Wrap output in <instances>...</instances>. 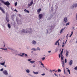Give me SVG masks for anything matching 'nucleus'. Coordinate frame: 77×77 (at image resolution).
I'll list each match as a JSON object with an SVG mask.
<instances>
[{
  "instance_id": "57",
  "label": "nucleus",
  "mask_w": 77,
  "mask_h": 77,
  "mask_svg": "<svg viewBox=\"0 0 77 77\" xmlns=\"http://www.w3.org/2000/svg\"><path fill=\"white\" fill-rule=\"evenodd\" d=\"M4 66L5 68H6V67H7V66H6V65H4Z\"/></svg>"
},
{
  "instance_id": "52",
  "label": "nucleus",
  "mask_w": 77,
  "mask_h": 77,
  "mask_svg": "<svg viewBox=\"0 0 77 77\" xmlns=\"http://www.w3.org/2000/svg\"><path fill=\"white\" fill-rule=\"evenodd\" d=\"M54 75H55V76H57V77H58V75H57L56 73H54Z\"/></svg>"
},
{
  "instance_id": "51",
  "label": "nucleus",
  "mask_w": 77,
  "mask_h": 77,
  "mask_svg": "<svg viewBox=\"0 0 77 77\" xmlns=\"http://www.w3.org/2000/svg\"><path fill=\"white\" fill-rule=\"evenodd\" d=\"M45 75V73H43V74H42V75L44 76V75Z\"/></svg>"
},
{
  "instance_id": "34",
  "label": "nucleus",
  "mask_w": 77,
  "mask_h": 77,
  "mask_svg": "<svg viewBox=\"0 0 77 77\" xmlns=\"http://www.w3.org/2000/svg\"><path fill=\"white\" fill-rule=\"evenodd\" d=\"M36 50H39V51H40V48H39L38 47L37 48V49H36Z\"/></svg>"
},
{
  "instance_id": "23",
  "label": "nucleus",
  "mask_w": 77,
  "mask_h": 77,
  "mask_svg": "<svg viewBox=\"0 0 77 77\" xmlns=\"http://www.w3.org/2000/svg\"><path fill=\"white\" fill-rule=\"evenodd\" d=\"M8 27L9 29H10L11 27V25L10 24H8Z\"/></svg>"
},
{
  "instance_id": "63",
  "label": "nucleus",
  "mask_w": 77,
  "mask_h": 77,
  "mask_svg": "<svg viewBox=\"0 0 77 77\" xmlns=\"http://www.w3.org/2000/svg\"><path fill=\"white\" fill-rule=\"evenodd\" d=\"M58 45H59V42H58Z\"/></svg>"
},
{
  "instance_id": "42",
  "label": "nucleus",
  "mask_w": 77,
  "mask_h": 77,
  "mask_svg": "<svg viewBox=\"0 0 77 77\" xmlns=\"http://www.w3.org/2000/svg\"><path fill=\"white\" fill-rule=\"evenodd\" d=\"M16 21L17 22V23H18V18L17 17L16 18Z\"/></svg>"
},
{
  "instance_id": "29",
  "label": "nucleus",
  "mask_w": 77,
  "mask_h": 77,
  "mask_svg": "<svg viewBox=\"0 0 77 77\" xmlns=\"http://www.w3.org/2000/svg\"><path fill=\"white\" fill-rule=\"evenodd\" d=\"M33 72V73H34V74H38V72Z\"/></svg>"
},
{
  "instance_id": "6",
  "label": "nucleus",
  "mask_w": 77,
  "mask_h": 77,
  "mask_svg": "<svg viewBox=\"0 0 77 77\" xmlns=\"http://www.w3.org/2000/svg\"><path fill=\"white\" fill-rule=\"evenodd\" d=\"M3 73L5 75H8V72L7 70H5L3 71Z\"/></svg>"
},
{
  "instance_id": "30",
  "label": "nucleus",
  "mask_w": 77,
  "mask_h": 77,
  "mask_svg": "<svg viewBox=\"0 0 77 77\" xmlns=\"http://www.w3.org/2000/svg\"><path fill=\"white\" fill-rule=\"evenodd\" d=\"M69 25V22H68L66 24V26H68Z\"/></svg>"
},
{
  "instance_id": "59",
  "label": "nucleus",
  "mask_w": 77,
  "mask_h": 77,
  "mask_svg": "<svg viewBox=\"0 0 77 77\" xmlns=\"http://www.w3.org/2000/svg\"><path fill=\"white\" fill-rule=\"evenodd\" d=\"M57 71H58L57 70H56V71H55V72H57Z\"/></svg>"
},
{
  "instance_id": "35",
  "label": "nucleus",
  "mask_w": 77,
  "mask_h": 77,
  "mask_svg": "<svg viewBox=\"0 0 77 77\" xmlns=\"http://www.w3.org/2000/svg\"><path fill=\"white\" fill-rule=\"evenodd\" d=\"M67 71H68V72H69V74H71V73L70 72V70H69V69H68L67 70Z\"/></svg>"
},
{
  "instance_id": "5",
  "label": "nucleus",
  "mask_w": 77,
  "mask_h": 77,
  "mask_svg": "<svg viewBox=\"0 0 77 77\" xmlns=\"http://www.w3.org/2000/svg\"><path fill=\"white\" fill-rule=\"evenodd\" d=\"M62 54H63V51H61V53H60V54H59V58H60V56H61V59H62V58L63 59L64 58L63 55Z\"/></svg>"
},
{
  "instance_id": "41",
  "label": "nucleus",
  "mask_w": 77,
  "mask_h": 77,
  "mask_svg": "<svg viewBox=\"0 0 77 77\" xmlns=\"http://www.w3.org/2000/svg\"><path fill=\"white\" fill-rule=\"evenodd\" d=\"M50 19H51V17H49V18H48V20H50Z\"/></svg>"
},
{
  "instance_id": "61",
  "label": "nucleus",
  "mask_w": 77,
  "mask_h": 77,
  "mask_svg": "<svg viewBox=\"0 0 77 77\" xmlns=\"http://www.w3.org/2000/svg\"><path fill=\"white\" fill-rule=\"evenodd\" d=\"M51 52V51H48V53H50Z\"/></svg>"
},
{
  "instance_id": "21",
  "label": "nucleus",
  "mask_w": 77,
  "mask_h": 77,
  "mask_svg": "<svg viewBox=\"0 0 77 77\" xmlns=\"http://www.w3.org/2000/svg\"><path fill=\"white\" fill-rule=\"evenodd\" d=\"M24 11H25V12H27V13H29V11L26 10V9H25V10H24Z\"/></svg>"
},
{
  "instance_id": "15",
  "label": "nucleus",
  "mask_w": 77,
  "mask_h": 77,
  "mask_svg": "<svg viewBox=\"0 0 77 77\" xmlns=\"http://www.w3.org/2000/svg\"><path fill=\"white\" fill-rule=\"evenodd\" d=\"M14 15H15L14 14H13L11 16V20H14V18H15V17H14Z\"/></svg>"
},
{
  "instance_id": "19",
  "label": "nucleus",
  "mask_w": 77,
  "mask_h": 77,
  "mask_svg": "<svg viewBox=\"0 0 77 77\" xmlns=\"http://www.w3.org/2000/svg\"><path fill=\"white\" fill-rule=\"evenodd\" d=\"M8 49H9V50H11V51H14V49H12L11 48L8 47Z\"/></svg>"
},
{
  "instance_id": "54",
  "label": "nucleus",
  "mask_w": 77,
  "mask_h": 77,
  "mask_svg": "<svg viewBox=\"0 0 77 77\" xmlns=\"http://www.w3.org/2000/svg\"><path fill=\"white\" fill-rule=\"evenodd\" d=\"M50 72H53V71L52 70H51V69L50 70Z\"/></svg>"
},
{
  "instance_id": "12",
  "label": "nucleus",
  "mask_w": 77,
  "mask_h": 77,
  "mask_svg": "<svg viewBox=\"0 0 77 77\" xmlns=\"http://www.w3.org/2000/svg\"><path fill=\"white\" fill-rule=\"evenodd\" d=\"M0 10H1V11H2L3 13L5 14V10H4L3 9V8H1V7H0Z\"/></svg>"
},
{
  "instance_id": "31",
  "label": "nucleus",
  "mask_w": 77,
  "mask_h": 77,
  "mask_svg": "<svg viewBox=\"0 0 77 77\" xmlns=\"http://www.w3.org/2000/svg\"><path fill=\"white\" fill-rule=\"evenodd\" d=\"M42 60L43 61L45 59V57H43L42 58Z\"/></svg>"
},
{
  "instance_id": "33",
  "label": "nucleus",
  "mask_w": 77,
  "mask_h": 77,
  "mask_svg": "<svg viewBox=\"0 0 77 77\" xmlns=\"http://www.w3.org/2000/svg\"><path fill=\"white\" fill-rule=\"evenodd\" d=\"M33 1H32L30 4L31 5H33Z\"/></svg>"
},
{
  "instance_id": "22",
  "label": "nucleus",
  "mask_w": 77,
  "mask_h": 77,
  "mask_svg": "<svg viewBox=\"0 0 77 77\" xmlns=\"http://www.w3.org/2000/svg\"><path fill=\"white\" fill-rule=\"evenodd\" d=\"M65 43H64V42H63V44H62V47H64L65 46Z\"/></svg>"
},
{
  "instance_id": "8",
  "label": "nucleus",
  "mask_w": 77,
  "mask_h": 77,
  "mask_svg": "<svg viewBox=\"0 0 77 77\" xmlns=\"http://www.w3.org/2000/svg\"><path fill=\"white\" fill-rule=\"evenodd\" d=\"M5 5H6V6H8V7H9V5H11V4L8 2H5L4 3Z\"/></svg>"
},
{
  "instance_id": "4",
  "label": "nucleus",
  "mask_w": 77,
  "mask_h": 77,
  "mask_svg": "<svg viewBox=\"0 0 77 77\" xmlns=\"http://www.w3.org/2000/svg\"><path fill=\"white\" fill-rule=\"evenodd\" d=\"M24 54L25 57H28V55H27V54H25V53H22V55H21L20 54H18L17 55L18 56H21V57H23V56H24Z\"/></svg>"
},
{
  "instance_id": "49",
  "label": "nucleus",
  "mask_w": 77,
  "mask_h": 77,
  "mask_svg": "<svg viewBox=\"0 0 77 77\" xmlns=\"http://www.w3.org/2000/svg\"><path fill=\"white\" fill-rule=\"evenodd\" d=\"M17 2H16L15 4V6H17Z\"/></svg>"
},
{
  "instance_id": "43",
  "label": "nucleus",
  "mask_w": 77,
  "mask_h": 77,
  "mask_svg": "<svg viewBox=\"0 0 77 77\" xmlns=\"http://www.w3.org/2000/svg\"><path fill=\"white\" fill-rule=\"evenodd\" d=\"M57 51H58V49H57V48L56 49H55L56 52H57Z\"/></svg>"
},
{
  "instance_id": "50",
  "label": "nucleus",
  "mask_w": 77,
  "mask_h": 77,
  "mask_svg": "<svg viewBox=\"0 0 77 77\" xmlns=\"http://www.w3.org/2000/svg\"><path fill=\"white\" fill-rule=\"evenodd\" d=\"M4 50H6L7 51H8V48H4Z\"/></svg>"
},
{
  "instance_id": "64",
  "label": "nucleus",
  "mask_w": 77,
  "mask_h": 77,
  "mask_svg": "<svg viewBox=\"0 0 77 77\" xmlns=\"http://www.w3.org/2000/svg\"><path fill=\"white\" fill-rule=\"evenodd\" d=\"M1 5H2V3L0 2V6H1Z\"/></svg>"
},
{
  "instance_id": "53",
  "label": "nucleus",
  "mask_w": 77,
  "mask_h": 77,
  "mask_svg": "<svg viewBox=\"0 0 77 77\" xmlns=\"http://www.w3.org/2000/svg\"><path fill=\"white\" fill-rule=\"evenodd\" d=\"M68 35H69V34H67L66 36V38H68Z\"/></svg>"
},
{
  "instance_id": "14",
  "label": "nucleus",
  "mask_w": 77,
  "mask_h": 77,
  "mask_svg": "<svg viewBox=\"0 0 77 77\" xmlns=\"http://www.w3.org/2000/svg\"><path fill=\"white\" fill-rule=\"evenodd\" d=\"M0 65H2V66H5V61H4L3 63H0Z\"/></svg>"
},
{
  "instance_id": "17",
  "label": "nucleus",
  "mask_w": 77,
  "mask_h": 77,
  "mask_svg": "<svg viewBox=\"0 0 77 77\" xmlns=\"http://www.w3.org/2000/svg\"><path fill=\"white\" fill-rule=\"evenodd\" d=\"M6 20H7L8 23H9V17H6Z\"/></svg>"
},
{
  "instance_id": "9",
  "label": "nucleus",
  "mask_w": 77,
  "mask_h": 77,
  "mask_svg": "<svg viewBox=\"0 0 77 77\" xmlns=\"http://www.w3.org/2000/svg\"><path fill=\"white\" fill-rule=\"evenodd\" d=\"M43 17V14H40L39 15L38 17L39 18V20H41Z\"/></svg>"
},
{
  "instance_id": "1",
  "label": "nucleus",
  "mask_w": 77,
  "mask_h": 77,
  "mask_svg": "<svg viewBox=\"0 0 77 77\" xmlns=\"http://www.w3.org/2000/svg\"><path fill=\"white\" fill-rule=\"evenodd\" d=\"M54 27H55V24L52 23V25H51L49 27V29H48V30H47V33H50L51 32V31H52L53 29H54Z\"/></svg>"
},
{
  "instance_id": "28",
  "label": "nucleus",
  "mask_w": 77,
  "mask_h": 77,
  "mask_svg": "<svg viewBox=\"0 0 77 77\" xmlns=\"http://www.w3.org/2000/svg\"><path fill=\"white\" fill-rule=\"evenodd\" d=\"M59 41V40H58V41H57L56 43H55V45H57V43H58Z\"/></svg>"
},
{
  "instance_id": "48",
  "label": "nucleus",
  "mask_w": 77,
  "mask_h": 77,
  "mask_svg": "<svg viewBox=\"0 0 77 77\" xmlns=\"http://www.w3.org/2000/svg\"><path fill=\"white\" fill-rule=\"evenodd\" d=\"M0 49H1V50H5V48H0Z\"/></svg>"
},
{
  "instance_id": "40",
  "label": "nucleus",
  "mask_w": 77,
  "mask_h": 77,
  "mask_svg": "<svg viewBox=\"0 0 77 77\" xmlns=\"http://www.w3.org/2000/svg\"><path fill=\"white\" fill-rule=\"evenodd\" d=\"M18 16H19V17H21V15L20 14H18Z\"/></svg>"
},
{
  "instance_id": "7",
  "label": "nucleus",
  "mask_w": 77,
  "mask_h": 77,
  "mask_svg": "<svg viewBox=\"0 0 77 77\" xmlns=\"http://www.w3.org/2000/svg\"><path fill=\"white\" fill-rule=\"evenodd\" d=\"M76 6H75V4H73L72 6L70 7V9H75L76 7Z\"/></svg>"
},
{
  "instance_id": "27",
  "label": "nucleus",
  "mask_w": 77,
  "mask_h": 77,
  "mask_svg": "<svg viewBox=\"0 0 77 77\" xmlns=\"http://www.w3.org/2000/svg\"><path fill=\"white\" fill-rule=\"evenodd\" d=\"M31 50L33 51H36V49L35 48H32Z\"/></svg>"
},
{
  "instance_id": "36",
  "label": "nucleus",
  "mask_w": 77,
  "mask_h": 77,
  "mask_svg": "<svg viewBox=\"0 0 77 77\" xmlns=\"http://www.w3.org/2000/svg\"><path fill=\"white\" fill-rule=\"evenodd\" d=\"M58 72H61V70H60V69H58Z\"/></svg>"
},
{
  "instance_id": "47",
  "label": "nucleus",
  "mask_w": 77,
  "mask_h": 77,
  "mask_svg": "<svg viewBox=\"0 0 77 77\" xmlns=\"http://www.w3.org/2000/svg\"><path fill=\"white\" fill-rule=\"evenodd\" d=\"M73 34V32H72L71 34L70 35L71 36H72V35Z\"/></svg>"
},
{
  "instance_id": "45",
  "label": "nucleus",
  "mask_w": 77,
  "mask_h": 77,
  "mask_svg": "<svg viewBox=\"0 0 77 77\" xmlns=\"http://www.w3.org/2000/svg\"><path fill=\"white\" fill-rule=\"evenodd\" d=\"M75 18H76V20H77V13L76 14V16Z\"/></svg>"
},
{
  "instance_id": "20",
  "label": "nucleus",
  "mask_w": 77,
  "mask_h": 77,
  "mask_svg": "<svg viewBox=\"0 0 77 77\" xmlns=\"http://www.w3.org/2000/svg\"><path fill=\"white\" fill-rule=\"evenodd\" d=\"M26 72L27 73H29L30 72V70L27 69L26 70Z\"/></svg>"
},
{
  "instance_id": "58",
  "label": "nucleus",
  "mask_w": 77,
  "mask_h": 77,
  "mask_svg": "<svg viewBox=\"0 0 77 77\" xmlns=\"http://www.w3.org/2000/svg\"><path fill=\"white\" fill-rule=\"evenodd\" d=\"M75 4V6L76 7H77V3L76 4Z\"/></svg>"
},
{
  "instance_id": "16",
  "label": "nucleus",
  "mask_w": 77,
  "mask_h": 77,
  "mask_svg": "<svg viewBox=\"0 0 77 77\" xmlns=\"http://www.w3.org/2000/svg\"><path fill=\"white\" fill-rule=\"evenodd\" d=\"M72 60H70L69 62V64L70 65H71L72 64Z\"/></svg>"
},
{
  "instance_id": "60",
  "label": "nucleus",
  "mask_w": 77,
  "mask_h": 77,
  "mask_svg": "<svg viewBox=\"0 0 77 77\" xmlns=\"http://www.w3.org/2000/svg\"><path fill=\"white\" fill-rule=\"evenodd\" d=\"M4 47H5V44L4 45Z\"/></svg>"
},
{
  "instance_id": "2",
  "label": "nucleus",
  "mask_w": 77,
  "mask_h": 77,
  "mask_svg": "<svg viewBox=\"0 0 77 77\" xmlns=\"http://www.w3.org/2000/svg\"><path fill=\"white\" fill-rule=\"evenodd\" d=\"M22 32L23 33H30L32 32V29H29L25 31V30L23 29L22 30Z\"/></svg>"
},
{
  "instance_id": "13",
  "label": "nucleus",
  "mask_w": 77,
  "mask_h": 77,
  "mask_svg": "<svg viewBox=\"0 0 77 77\" xmlns=\"http://www.w3.org/2000/svg\"><path fill=\"white\" fill-rule=\"evenodd\" d=\"M64 21L65 23H67V22H68V19H67V17H65L64 19Z\"/></svg>"
},
{
  "instance_id": "10",
  "label": "nucleus",
  "mask_w": 77,
  "mask_h": 77,
  "mask_svg": "<svg viewBox=\"0 0 77 77\" xmlns=\"http://www.w3.org/2000/svg\"><path fill=\"white\" fill-rule=\"evenodd\" d=\"M68 55H69V51L66 50V57H68Z\"/></svg>"
},
{
  "instance_id": "26",
  "label": "nucleus",
  "mask_w": 77,
  "mask_h": 77,
  "mask_svg": "<svg viewBox=\"0 0 77 77\" xmlns=\"http://www.w3.org/2000/svg\"><path fill=\"white\" fill-rule=\"evenodd\" d=\"M6 18L7 17H9V14H8V13H6Z\"/></svg>"
},
{
  "instance_id": "32",
  "label": "nucleus",
  "mask_w": 77,
  "mask_h": 77,
  "mask_svg": "<svg viewBox=\"0 0 77 77\" xmlns=\"http://www.w3.org/2000/svg\"><path fill=\"white\" fill-rule=\"evenodd\" d=\"M39 62H40V63H41V65H42L43 66L44 65V64L43 63H42V62L40 61H39Z\"/></svg>"
},
{
  "instance_id": "3",
  "label": "nucleus",
  "mask_w": 77,
  "mask_h": 77,
  "mask_svg": "<svg viewBox=\"0 0 77 77\" xmlns=\"http://www.w3.org/2000/svg\"><path fill=\"white\" fill-rule=\"evenodd\" d=\"M61 65L62 66V67L63 68V67L65 66V64L64 63L63 58H62L61 59Z\"/></svg>"
},
{
  "instance_id": "24",
  "label": "nucleus",
  "mask_w": 77,
  "mask_h": 77,
  "mask_svg": "<svg viewBox=\"0 0 77 77\" xmlns=\"http://www.w3.org/2000/svg\"><path fill=\"white\" fill-rule=\"evenodd\" d=\"M0 1L1 2H2V3H4V4H5V1H4V0H0Z\"/></svg>"
},
{
  "instance_id": "11",
  "label": "nucleus",
  "mask_w": 77,
  "mask_h": 77,
  "mask_svg": "<svg viewBox=\"0 0 77 77\" xmlns=\"http://www.w3.org/2000/svg\"><path fill=\"white\" fill-rule=\"evenodd\" d=\"M65 28H66L65 27H64V28L62 29L60 31V33L61 34L62 33V32H63V30H65Z\"/></svg>"
},
{
  "instance_id": "62",
  "label": "nucleus",
  "mask_w": 77,
  "mask_h": 77,
  "mask_svg": "<svg viewBox=\"0 0 77 77\" xmlns=\"http://www.w3.org/2000/svg\"><path fill=\"white\" fill-rule=\"evenodd\" d=\"M64 74H65L66 73H65V70H64Z\"/></svg>"
},
{
  "instance_id": "44",
  "label": "nucleus",
  "mask_w": 77,
  "mask_h": 77,
  "mask_svg": "<svg viewBox=\"0 0 77 77\" xmlns=\"http://www.w3.org/2000/svg\"><path fill=\"white\" fill-rule=\"evenodd\" d=\"M3 71V68L1 69H0V71Z\"/></svg>"
},
{
  "instance_id": "37",
  "label": "nucleus",
  "mask_w": 77,
  "mask_h": 77,
  "mask_svg": "<svg viewBox=\"0 0 77 77\" xmlns=\"http://www.w3.org/2000/svg\"><path fill=\"white\" fill-rule=\"evenodd\" d=\"M35 61H30V63H35Z\"/></svg>"
},
{
  "instance_id": "46",
  "label": "nucleus",
  "mask_w": 77,
  "mask_h": 77,
  "mask_svg": "<svg viewBox=\"0 0 77 77\" xmlns=\"http://www.w3.org/2000/svg\"><path fill=\"white\" fill-rule=\"evenodd\" d=\"M67 62V61H66V59H65V63H66Z\"/></svg>"
},
{
  "instance_id": "25",
  "label": "nucleus",
  "mask_w": 77,
  "mask_h": 77,
  "mask_svg": "<svg viewBox=\"0 0 77 77\" xmlns=\"http://www.w3.org/2000/svg\"><path fill=\"white\" fill-rule=\"evenodd\" d=\"M41 9L39 8V9H38L37 10V12H41Z\"/></svg>"
},
{
  "instance_id": "55",
  "label": "nucleus",
  "mask_w": 77,
  "mask_h": 77,
  "mask_svg": "<svg viewBox=\"0 0 77 77\" xmlns=\"http://www.w3.org/2000/svg\"><path fill=\"white\" fill-rule=\"evenodd\" d=\"M14 11H16V12H18V11H17L16 9H15L14 10Z\"/></svg>"
},
{
  "instance_id": "38",
  "label": "nucleus",
  "mask_w": 77,
  "mask_h": 77,
  "mask_svg": "<svg viewBox=\"0 0 77 77\" xmlns=\"http://www.w3.org/2000/svg\"><path fill=\"white\" fill-rule=\"evenodd\" d=\"M74 69L75 70H76V71H77V66H76L74 68Z\"/></svg>"
},
{
  "instance_id": "39",
  "label": "nucleus",
  "mask_w": 77,
  "mask_h": 77,
  "mask_svg": "<svg viewBox=\"0 0 77 77\" xmlns=\"http://www.w3.org/2000/svg\"><path fill=\"white\" fill-rule=\"evenodd\" d=\"M32 5L30 4H28V6H32Z\"/></svg>"
},
{
  "instance_id": "56",
  "label": "nucleus",
  "mask_w": 77,
  "mask_h": 77,
  "mask_svg": "<svg viewBox=\"0 0 77 77\" xmlns=\"http://www.w3.org/2000/svg\"><path fill=\"white\" fill-rule=\"evenodd\" d=\"M28 61H30V60H31V59H29L28 60Z\"/></svg>"
},
{
  "instance_id": "18",
  "label": "nucleus",
  "mask_w": 77,
  "mask_h": 77,
  "mask_svg": "<svg viewBox=\"0 0 77 77\" xmlns=\"http://www.w3.org/2000/svg\"><path fill=\"white\" fill-rule=\"evenodd\" d=\"M36 43V41H33L32 42V44H33L34 45H35V44Z\"/></svg>"
}]
</instances>
